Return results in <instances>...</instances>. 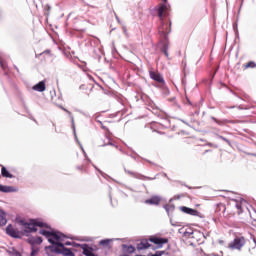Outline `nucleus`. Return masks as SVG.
I'll list each match as a JSON object with an SVG mask.
<instances>
[{"instance_id":"nucleus-1","label":"nucleus","mask_w":256,"mask_h":256,"mask_svg":"<svg viewBox=\"0 0 256 256\" xmlns=\"http://www.w3.org/2000/svg\"><path fill=\"white\" fill-rule=\"evenodd\" d=\"M245 207H247V201L244 199H232L228 202L227 206L222 203L218 205L219 211H221V209L223 210V217L226 219H231V217H235V215H241V213L245 211Z\"/></svg>"},{"instance_id":"nucleus-2","label":"nucleus","mask_w":256,"mask_h":256,"mask_svg":"<svg viewBox=\"0 0 256 256\" xmlns=\"http://www.w3.org/2000/svg\"><path fill=\"white\" fill-rule=\"evenodd\" d=\"M39 234L46 237L52 245L45 247L46 254L49 256H53L56 253L59 254V243L65 239V235L60 232L47 231L45 229H40Z\"/></svg>"},{"instance_id":"nucleus-3","label":"nucleus","mask_w":256,"mask_h":256,"mask_svg":"<svg viewBox=\"0 0 256 256\" xmlns=\"http://www.w3.org/2000/svg\"><path fill=\"white\" fill-rule=\"evenodd\" d=\"M20 225L24 227L26 233H37V227L51 229L47 223L41 222L37 219H30L28 222L25 220H20Z\"/></svg>"},{"instance_id":"nucleus-4","label":"nucleus","mask_w":256,"mask_h":256,"mask_svg":"<svg viewBox=\"0 0 256 256\" xmlns=\"http://www.w3.org/2000/svg\"><path fill=\"white\" fill-rule=\"evenodd\" d=\"M247 243V239L243 236H236L232 242L228 244V249H231L232 251H241L245 247V244Z\"/></svg>"},{"instance_id":"nucleus-5","label":"nucleus","mask_w":256,"mask_h":256,"mask_svg":"<svg viewBox=\"0 0 256 256\" xmlns=\"http://www.w3.org/2000/svg\"><path fill=\"white\" fill-rule=\"evenodd\" d=\"M149 75H150V79H152L153 81H156V83H165V79H163V76L161 75V73H159V71H155L153 68L149 69Z\"/></svg>"},{"instance_id":"nucleus-6","label":"nucleus","mask_w":256,"mask_h":256,"mask_svg":"<svg viewBox=\"0 0 256 256\" xmlns=\"http://www.w3.org/2000/svg\"><path fill=\"white\" fill-rule=\"evenodd\" d=\"M6 233L10 237H14V239H21V232L11 224L6 227Z\"/></svg>"},{"instance_id":"nucleus-7","label":"nucleus","mask_w":256,"mask_h":256,"mask_svg":"<svg viewBox=\"0 0 256 256\" xmlns=\"http://www.w3.org/2000/svg\"><path fill=\"white\" fill-rule=\"evenodd\" d=\"M149 241L151 243H154V245H157L158 247H163V245H165V243H169V239H167V238H159L157 236L150 237Z\"/></svg>"},{"instance_id":"nucleus-8","label":"nucleus","mask_w":256,"mask_h":256,"mask_svg":"<svg viewBox=\"0 0 256 256\" xmlns=\"http://www.w3.org/2000/svg\"><path fill=\"white\" fill-rule=\"evenodd\" d=\"M59 247V254L65 255V256H75V254L71 251L69 248H65V244H63L61 241L58 243Z\"/></svg>"},{"instance_id":"nucleus-9","label":"nucleus","mask_w":256,"mask_h":256,"mask_svg":"<svg viewBox=\"0 0 256 256\" xmlns=\"http://www.w3.org/2000/svg\"><path fill=\"white\" fill-rule=\"evenodd\" d=\"M159 33L163 37H167L171 33V22L169 24L162 23V26L159 27Z\"/></svg>"},{"instance_id":"nucleus-10","label":"nucleus","mask_w":256,"mask_h":256,"mask_svg":"<svg viewBox=\"0 0 256 256\" xmlns=\"http://www.w3.org/2000/svg\"><path fill=\"white\" fill-rule=\"evenodd\" d=\"M27 243H29V245H31V247H39V245H41V243H43V238L41 237H29L27 239Z\"/></svg>"},{"instance_id":"nucleus-11","label":"nucleus","mask_w":256,"mask_h":256,"mask_svg":"<svg viewBox=\"0 0 256 256\" xmlns=\"http://www.w3.org/2000/svg\"><path fill=\"white\" fill-rule=\"evenodd\" d=\"M180 210L182 211V213H186L187 215H193V216L199 215V212L197 210L193 208H189L187 206H182Z\"/></svg>"},{"instance_id":"nucleus-12","label":"nucleus","mask_w":256,"mask_h":256,"mask_svg":"<svg viewBox=\"0 0 256 256\" xmlns=\"http://www.w3.org/2000/svg\"><path fill=\"white\" fill-rule=\"evenodd\" d=\"M146 205H159L161 203V198L159 196H153L150 199L145 200Z\"/></svg>"},{"instance_id":"nucleus-13","label":"nucleus","mask_w":256,"mask_h":256,"mask_svg":"<svg viewBox=\"0 0 256 256\" xmlns=\"http://www.w3.org/2000/svg\"><path fill=\"white\" fill-rule=\"evenodd\" d=\"M149 247H151V244H149V240H147V239L141 240V242L138 243V245H137V249L139 251H143V249H149Z\"/></svg>"},{"instance_id":"nucleus-14","label":"nucleus","mask_w":256,"mask_h":256,"mask_svg":"<svg viewBox=\"0 0 256 256\" xmlns=\"http://www.w3.org/2000/svg\"><path fill=\"white\" fill-rule=\"evenodd\" d=\"M15 191H17V189H15L13 186H5L0 184L1 193H15Z\"/></svg>"},{"instance_id":"nucleus-15","label":"nucleus","mask_w":256,"mask_h":256,"mask_svg":"<svg viewBox=\"0 0 256 256\" xmlns=\"http://www.w3.org/2000/svg\"><path fill=\"white\" fill-rule=\"evenodd\" d=\"M34 91H38L39 93H43L45 91V81H40L38 84L34 85L32 88Z\"/></svg>"},{"instance_id":"nucleus-16","label":"nucleus","mask_w":256,"mask_h":256,"mask_svg":"<svg viewBox=\"0 0 256 256\" xmlns=\"http://www.w3.org/2000/svg\"><path fill=\"white\" fill-rule=\"evenodd\" d=\"M0 167H2L1 168L2 177H5L7 179H13V177H15V176H13V174L9 173V170H7V168L5 166L0 165Z\"/></svg>"},{"instance_id":"nucleus-17","label":"nucleus","mask_w":256,"mask_h":256,"mask_svg":"<svg viewBox=\"0 0 256 256\" xmlns=\"http://www.w3.org/2000/svg\"><path fill=\"white\" fill-rule=\"evenodd\" d=\"M83 249V255L85 256H95V253H93V248L89 247L88 245H84L82 247Z\"/></svg>"},{"instance_id":"nucleus-18","label":"nucleus","mask_w":256,"mask_h":256,"mask_svg":"<svg viewBox=\"0 0 256 256\" xmlns=\"http://www.w3.org/2000/svg\"><path fill=\"white\" fill-rule=\"evenodd\" d=\"M161 53H164L165 57L169 59V43L165 42L160 48Z\"/></svg>"},{"instance_id":"nucleus-19","label":"nucleus","mask_w":256,"mask_h":256,"mask_svg":"<svg viewBox=\"0 0 256 256\" xmlns=\"http://www.w3.org/2000/svg\"><path fill=\"white\" fill-rule=\"evenodd\" d=\"M7 225V214L3 210H0V227Z\"/></svg>"},{"instance_id":"nucleus-20","label":"nucleus","mask_w":256,"mask_h":256,"mask_svg":"<svg viewBox=\"0 0 256 256\" xmlns=\"http://www.w3.org/2000/svg\"><path fill=\"white\" fill-rule=\"evenodd\" d=\"M165 11H167V5H161L158 8V17H160L161 19H163V15L165 14Z\"/></svg>"},{"instance_id":"nucleus-21","label":"nucleus","mask_w":256,"mask_h":256,"mask_svg":"<svg viewBox=\"0 0 256 256\" xmlns=\"http://www.w3.org/2000/svg\"><path fill=\"white\" fill-rule=\"evenodd\" d=\"M102 247H106L107 249H111V239H104L99 242Z\"/></svg>"},{"instance_id":"nucleus-22","label":"nucleus","mask_w":256,"mask_h":256,"mask_svg":"<svg viewBox=\"0 0 256 256\" xmlns=\"http://www.w3.org/2000/svg\"><path fill=\"white\" fill-rule=\"evenodd\" d=\"M256 63L254 61H250L243 65L244 69H255Z\"/></svg>"},{"instance_id":"nucleus-23","label":"nucleus","mask_w":256,"mask_h":256,"mask_svg":"<svg viewBox=\"0 0 256 256\" xmlns=\"http://www.w3.org/2000/svg\"><path fill=\"white\" fill-rule=\"evenodd\" d=\"M39 253V246L31 247V254L30 256H37Z\"/></svg>"},{"instance_id":"nucleus-24","label":"nucleus","mask_w":256,"mask_h":256,"mask_svg":"<svg viewBox=\"0 0 256 256\" xmlns=\"http://www.w3.org/2000/svg\"><path fill=\"white\" fill-rule=\"evenodd\" d=\"M123 247H126L127 253H135V247L131 245L130 246L124 245Z\"/></svg>"},{"instance_id":"nucleus-25","label":"nucleus","mask_w":256,"mask_h":256,"mask_svg":"<svg viewBox=\"0 0 256 256\" xmlns=\"http://www.w3.org/2000/svg\"><path fill=\"white\" fill-rule=\"evenodd\" d=\"M199 235H201V232H197V231L192 232V239H197Z\"/></svg>"},{"instance_id":"nucleus-26","label":"nucleus","mask_w":256,"mask_h":256,"mask_svg":"<svg viewBox=\"0 0 256 256\" xmlns=\"http://www.w3.org/2000/svg\"><path fill=\"white\" fill-rule=\"evenodd\" d=\"M249 252L251 253V255H255L256 256V244L254 247L249 249Z\"/></svg>"},{"instance_id":"nucleus-27","label":"nucleus","mask_w":256,"mask_h":256,"mask_svg":"<svg viewBox=\"0 0 256 256\" xmlns=\"http://www.w3.org/2000/svg\"><path fill=\"white\" fill-rule=\"evenodd\" d=\"M163 253H165L164 251H158L156 252L154 255L152 256H163Z\"/></svg>"},{"instance_id":"nucleus-28","label":"nucleus","mask_w":256,"mask_h":256,"mask_svg":"<svg viewBox=\"0 0 256 256\" xmlns=\"http://www.w3.org/2000/svg\"><path fill=\"white\" fill-rule=\"evenodd\" d=\"M102 129H104V131H109V129L107 127H105L103 124H101Z\"/></svg>"},{"instance_id":"nucleus-29","label":"nucleus","mask_w":256,"mask_h":256,"mask_svg":"<svg viewBox=\"0 0 256 256\" xmlns=\"http://www.w3.org/2000/svg\"><path fill=\"white\" fill-rule=\"evenodd\" d=\"M223 141H226V143H229V140H227V138H222Z\"/></svg>"},{"instance_id":"nucleus-30","label":"nucleus","mask_w":256,"mask_h":256,"mask_svg":"<svg viewBox=\"0 0 256 256\" xmlns=\"http://www.w3.org/2000/svg\"><path fill=\"white\" fill-rule=\"evenodd\" d=\"M0 64H1V67H2V68H4V67H5V66L3 65V62H0Z\"/></svg>"},{"instance_id":"nucleus-31","label":"nucleus","mask_w":256,"mask_h":256,"mask_svg":"<svg viewBox=\"0 0 256 256\" xmlns=\"http://www.w3.org/2000/svg\"><path fill=\"white\" fill-rule=\"evenodd\" d=\"M65 245H71V242H66Z\"/></svg>"},{"instance_id":"nucleus-32","label":"nucleus","mask_w":256,"mask_h":256,"mask_svg":"<svg viewBox=\"0 0 256 256\" xmlns=\"http://www.w3.org/2000/svg\"><path fill=\"white\" fill-rule=\"evenodd\" d=\"M64 111H66V113H70L69 110H65V109H64Z\"/></svg>"},{"instance_id":"nucleus-33","label":"nucleus","mask_w":256,"mask_h":256,"mask_svg":"<svg viewBox=\"0 0 256 256\" xmlns=\"http://www.w3.org/2000/svg\"><path fill=\"white\" fill-rule=\"evenodd\" d=\"M215 121H216V123H217V119H215V118H213Z\"/></svg>"},{"instance_id":"nucleus-34","label":"nucleus","mask_w":256,"mask_h":256,"mask_svg":"<svg viewBox=\"0 0 256 256\" xmlns=\"http://www.w3.org/2000/svg\"><path fill=\"white\" fill-rule=\"evenodd\" d=\"M162 1L166 2L167 0H162Z\"/></svg>"}]
</instances>
